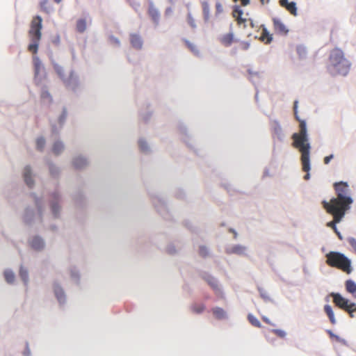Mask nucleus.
Wrapping results in <instances>:
<instances>
[{"label": "nucleus", "instance_id": "obj_1", "mask_svg": "<svg viewBox=\"0 0 356 356\" xmlns=\"http://www.w3.org/2000/svg\"><path fill=\"white\" fill-rule=\"evenodd\" d=\"M298 102H294V113L296 120L299 122V131L294 133L291 138L293 140L292 146L297 149L301 154L300 161L302 163V169L304 172H308L310 170V149L311 145L309 143L306 122L305 120H300L297 114ZM309 174L307 173L304 176L305 180L309 179Z\"/></svg>", "mask_w": 356, "mask_h": 356}, {"label": "nucleus", "instance_id": "obj_2", "mask_svg": "<svg viewBox=\"0 0 356 356\" xmlns=\"http://www.w3.org/2000/svg\"><path fill=\"white\" fill-rule=\"evenodd\" d=\"M337 197L332 198L329 202L323 200V207H332L334 209L346 212L350 209L353 200L350 195V189L346 182L340 181L334 184Z\"/></svg>", "mask_w": 356, "mask_h": 356}, {"label": "nucleus", "instance_id": "obj_3", "mask_svg": "<svg viewBox=\"0 0 356 356\" xmlns=\"http://www.w3.org/2000/svg\"><path fill=\"white\" fill-rule=\"evenodd\" d=\"M42 19L39 15L35 16L31 22L29 36L31 43L29 45L28 50L33 54L38 52L39 43L42 37Z\"/></svg>", "mask_w": 356, "mask_h": 356}, {"label": "nucleus", "instance_id": "obj_4", "mask_svg": "<svg viewBox=\"0 0 356 356\" xmlns=\"http://www.w3.org/2000/svg\"><path fill=\"white\" fill-rule=\"evenodd\" d=\"M325 257L326 264L329 266L338 268L347 274L352 272L351 261L343 254L331 251Z\"/></svg>", "mask_w": 356, "mask_h": 356}, {"label": "nucleus", "instance_id": "obj_5", "mask_svg": "<svg viewBox=\"0 0 356 356\" xmlns=\"http://www.w3.org/2000/svg\"><path fill=\"white\" fill-rule=\"evenodd\" d=\"M330 62L334 73L346 75L350 69V63L344 58L343 51L339 49H333L330 54Z\"/></svg>", "mask_w": 356, "mask_h": 356}, {"label": "nucleus", "instance_id": "obj_6", "mask_svg": "<svg viewBox=\"0 0 356 356\" xmlns=\"http://www.w3.org/2000/svg\"><path fill=\"white\" fill-rule=\"evenodd\" d=\"M323 208L326 210V211L331 214L333 216V220L328 222L327 223V226L331 227L334 232L338 235L339 238H341V236L340 232L338 231L337 227L336 226L337 223H339L342 218L344 217L346 212L341 211L339 210L334 209V208L323 207Z\"/></svg>", "mask_w": 356, "mask_h": 356}, {"label": "nucleus", "instance_id": "obj_7", "mask_svg": "<svg viewBox=\"0 0 356 356\" xmlns=\"http://www.w3.org/2000/svg\"><path fill=\"white\" fill-rule=\"evenodd\" d=\"M243 11L236 6L233 11V16L236 18L238 25L243 26V28L247 27V23L250 22L251 27H253L252 21L246 18L242 17Z\"/></svg>", "mask_w": 356, "mask_h": 356}, {"label": "nucleus", "instance_id": "obj_8", "mask_svg": "<svg viewBox=\"0 0 356 356\" xmlns=\"http://www.w3.org/2000/svg\"><path fill=\"white\" fill-rule=\"evenodd\" d=\"M273 28L276 33L280 35H286L289 32L288 29L281 19L274 17L273 18Z\"/></svg>", "mask_w": 356, "mask_h": 356}, {"label": "nucleus", "instance_id": "obj_9", "mask_svg": "<svg viewBox=\"0 0 356 356\" xmlns=\"http://www.w3.org/2000/svg\"><path fill=\"white\" fill-rule=\"evenodd\" d=\"M332 296L333 298L334 303L340 309L345 310L349 307L350 302H349L347 299L342 297L339 293H332Z\"/></svg>", "mask_w": 356, "mask_h": 356}, {"label": "nucleus", "instance_id": "obj_10", "mask_svg": "<svg viewBox=\"0 0 356 356\" xmlns=\"http://www.w3.org/2000/svg\"><path fill=\"white\" fill-rule=\"evenodd\" d=\"M280 4L282 7L285 8L293 16L297 15V7L295 2H288L287 0H280Z\"/></svg>", "mask_w": 356, "mask_h": 356}, {"label": "nucleus", "instance_id": "obj_11", "mask_svg": "<svg viewBox=\"0 0 356 356\" xmlns=\"http://www.w3.org/2000/svg\"><path fill=\"white\" fill-rule=\"evenodd\" d=\"M219 41L221 43L222 45L224 47H229L231 44L235 42L234 40V36L233 33H228L226 34L222 35L220 38Z\"/></svg>", "mask_w": 356, "mask_h": 356}, {"label": "nucleus", "instance_id": "obj_12", "mask_svg": "<svg viewBox=\"0 0 356 356\" xmlns=\"http://www.w3.org/2000/svg\"><path fill=\"white\" fill-rule=\"evenodd\" d=\"M130 42L132 47L137 49H140L143 47V40L138 34L133 33L130 35Z\"/></svg>", "mask_w": 356, "mask_h": 356}, {"label": "nucleus", "instance_id": "obj_13", "mask_svg": "<svg viewBox=\"0 0 356 356\" xmlns=\"http://www.w3.org/2000/svg\"><path fill=\"white\" fill-rule=\"evenodd\" d=\"M24 179L26 184L31 187L33 185V180L31 178V170L30 167L26 166L24 170Z\"/></svg>", "mask_w": 356, "mask_h": 356}, {"label": "nucleus", "instance_id": "obj_14", "mask_svg": "<svg viewBox=\"0 0 356 356\" xmlns=\"http://www.w3.org/2000/svg\"><path fill=\"white\" fill-rule=\"evenodd\" d=\"M260 39L265 43L268 44L272 41L273 36L266 28H263Z\"/></svg>", "mask_w": 356, "mask_h": 356}, {"label": "nucleus", "instance_id": "obj_15", "mask_svg": "<svg viewBox=\"0 0 356 356\" xmlns=\"http://www.w3.org/2000/svg\"><path fill=\"white\" fill-rule=\"evenodd\" d=\"M40 98L43 103L50 104L52 102V97L49 92V91L46 89H42L41 94H40Z\"/></svg>", "mask_w": 356, "mask_h": 356}, {"label": "nucleus", "instance_id": "obj_16", "mask_svg": "<svg viewBox=\"0 0 356 356\" xmlns=\"http://www.w3.org/2000/svg\"><path fill=\"white\" fill-rule=\"evenodd\" d=\"M54 290V293H55V295H56L58 300L60 302H64V300H65V294H64V291L62 289V288L60 287L58 285H55Z\"/></svg>", "mask_w": 356, "mask_h": 356}, {"label": "nucleus", "instance_id": "obj_17", "mask_svg": "<svg viewBox=\"0 0 356 356\" xmlns=\"http://www.w3.org/2000/svg\"><path fill=\"white\" fill-rule=\"evenodd\" d=\"M324 311L326 313V314L327 315V316H328L331 323L333 324V325L335 324L336 323V319L334 318V312L332 311V307L330 305H325Z\"/></svg>", "mask_w": 356, "mask_h": 356}, {"label": "nucleus", "instance_id": "obj_18", "mask_svg": "<svg viewBox=\"0 0 356 356\" xmlns=\"http://www.w3.org/2000/svg\"><path fill=\"white\" fill-rule=\"evenodd\" d=\"M202 13L205 22H208L210 17L209 5L207 1L202 2Z\"/></svg>", "mask_w": 356, "mask_h": 356}, {"label": "nucleus", "instance_id": "obj_19", "mask_svg": "<svg viewBox=\"0 0 356 356\" xmlns=\"http://www.w3.org/2000/svg\"><path fill=\"white\" fill-rule=\"evenodd\" d=\"M31 247L35 250H40L44 246L43 241L39 237H35L32 239Z\"/></svg>", "mask_w": 356, "mask_h": 356}, {"label": "nucleus", "instance_id": "obj_20", "mask_svg": "<svg viewBox=\"0 0 356 356\" xmlns=\"http://www.w3.org/2000/svg\"><path fill=\"white\" fill-rule=\"evenodd\" d=\"M212 312H213L214 316L217 319L220 320V319H223L226 317L225 312L224 311L223 309H222L220 307H215L212 309Z\"/></svg>", "mask_w": 356, "mask_h": 356}, {"label": "nucleus", "instance_id": "obj_21", "mask_svg": "<svg viewBox=\"0 0 356 356\" xmlns=\"http://www.w3.org/2000/svg\"><path fill=\"white\" fill-rule=\"evenodd\" d=\"M87 161L84 158L76 157L73 161V165L75 168L80 169L86 165Z\"/></svg>", "mask_w": 356, "mask_h": 356}, {"label": "nucleus", "instance_id": "obj_22", "mask_svg": "<svg viewBox=\"0 0 356 356\" xmlns=\"http://www.w3.org/2000/svg\"><path fill=\"white\" fill-rule=\"evenodd\" d=\"M205 309V306L202 303H195L191 306V310L193 313L201 314Z\"/></svg>", "mask_w": 356, "mask_h": 356}, {"label": "nucleus", "instance_id": "obj_23", "mask_svg": "<svg viewBox=\"0 0 356 356\" xmlns=\"http://www.w3.org/2000/svg\"><path fill=\"white\" fill-rule=\"evenodd\" d=\"M345 285L346 289L348 293H354L356 291V284L354 281L348 280L346 282Z\"/></svg>", "mask_w": 356, "mask_h": 356}, {"label": "nucleus", "instance_id": "obj_24", "mask_svg": "<svg viewBox=\"0 0 356 356\" xmlns=\"http://www.w3.org/2000/svg\"><path fill=\"white\" fill-rule=\"evenodd\" d=\"M86 29V21L83 19H80L76 22V30L79 33H83Z\"/></svg>", "mask_w": 356, "mask_h": 356}, {"label": "nucleus", "instance_id": "obj_25", "mask_svg": "<svg viewBox=\"0 0 356 356\" xmlns=\"http://www.w3.org/2000/svg\"><path fill=\"white\" fill-rule=\"evenodd\" d=\"M33 65L35 68V74L38 76L39 74L40 70L42 67V63L40 58L37 56L33 57Z\"/></svg>", "mask_w": 356, "mask_h": 356}, {"label": "nucleus", "instance_id": "obj_26", "mask_svg": "<svg viewBox=\"0 0 356 356\" xmlns=\"http://www.w3.org/2000/svg\"><path fill=\"white\" fill-rule=\"evenodd\" d=\"M63 148L64 146L61 142H56L53 145L52 152L57 155L63 151Z\"/></svg>", "mask_w": 356, "mask_h": 356}, {"label": "nucleus", "instance_id": "obj_27", "mask_svg": "<svg viewBox=\"0 0 356 356\" xmlns=\"http://www.w3.org/2000/svg\"><path fill=\"white\" fill-rule=\"evenodd\" d=\"M40 9L47 13L50 12L51 8L48 0H43L40 2Z\"/></svg>", "mask_w": 356, "mask_h": 356}, {"label": "nucleus", "instance_id": "obj_28", "mask_svg": "<svg viewBox=\"0 0 356 356\" xmlns=\"http://www.w3.org/2000/svg\"><path fill=\"white\" fill-rule=\"evenodd\" d=\"M248 318V320H249L250 323L252 325H254V326H255L257 327H261V325L259 321L254 316H253L252 314H249Z\"/></svg>", "mask_w": 356, "mask_h": 356}, {"label": "nucleus", "instance_id": "obj_29", "mask_svg": "<svg viewBox=\"0 0 356 356\" xmlns=\"http://www.w3.org/2000/svg\"><path fill=\"white\" fill-rule=\"evenodd\" d=\"M4 277L7 282L13 283L15 280V275L10 270H6L4 273Z\"/></svg>", "mask_w": 356, "mask_h": 356}, {"label": "nucleus", "instance_id": "obj_30", "mask_svg": "<svg viewBox=\"0 0 356 356\" xmlns=\"http://www.w3.org/2000/svg\"><path fill=\"white\" fill-rule=\"evenodd\" d=\"M355 305L354 303L350 302L348 307H347L344 311L347 312L350 318L354 317V312L356 311V307L355 308Z\"/></svg>", "mask_w": 356, "mask_h": 356}, {"label": "nucleus", "instance_id": "obj_31", "mask_svg": "<svg viewBox=\"0 0 356 356\" xmlns=\"http://www.w3.org/2000/svg\"><path fill=\"white\" fill-rule=\"evenodd\" d=\"M19 275L22 280L24 282L25 284L28 282V272L26 269H24L22 267L20 268L19 270Z\"/></svg>", "mask_w": 356, "mask_h": 356}, {"label": "nucleus", "instance_id": "obj_32", "mask_svg": "<svg viewBox=\"0 0 356 356\" xmlns=\"http://www.w3.org/2000/svg\"><path fill=\"white\" fill-rule=\"evenodd\" d=\"M269 0H260L261 4L268 3ZM234 2L239 1L242 6H246L250 3V0H233Z\"/></svg>", "mask_w": 356, "mask_h": 356}, {"label": "nucleus", "instance_id": "obj_33", "mask_svg": "<svg viewBox=\"0 0 356 356\" xmlns=\"http://www.w3.org/2000/svg\"><path fill=\"white\" fill-rule=\"evenodd\" d=\"M207 281L213 289H218V282L215 278L209 277L207 279Z\"/></svg>", "mask_w": 356, "mask_h": 356}, {"label": "nucleus", "instance_id": "obj_34", "mask_svg": "<svg viewBox=\"0 0 356 356\" xmlns=\"http://www.w3.org/2000/svg\"><path fill=\"white\" fill-rule=\"evenodd\" d=\"M54 68L55 70V71L57 72V74H58V76L63 79V73H64V70L63 68L60 66L58 64H54Z\"/></svg>", "mask_w": 356, "mask_h": 356}, {"label": "nucleus", "instance_id": "obj_35", "mask_svg": "<svg viewBox=\"0 0 356 356\" xmlns=\"http://www.w3.org/2000/svg\"><path fill=\"white\" fill-rule=\"evenodd\" d=\"M187 22L192 28H196L195 19H193L192 15L190 13H188L187 15Z\"/></svg>", "mask_w": 356, "mask_h": 356}, {"label": "nucleus", "instance_id": "obj_36", "mask_svg": "<svg viewBox=\"0 0 356 356\" xmlns=\"http://www.w3.org/2000/svg\"><path fill=\"white\" fill-rule=\"evenodd\" d=\"M45 145V140L43 138H39L37 139L36 145L39 150H42Z\"/></svg>", "mask_w": 356, "mask_h": 356}, {"label": "nucleus", "instance_id": "obj_37", "mask_svg": "<svg viewBox=\"0 0 356 356\" xmlns=\"http://www.w3.org/2000/svg\"><path fill=\"white\" fill-rule=\"evenodd\" d=\"M271 332L280 338H284L286 336V332L282 330L274 329Z\"/></svg>", "mask_w": 356, "mask_h": 356}, {"label": "nucleus", "instance_id": "obj_38", "mask_svg": "<svg viewBox=\"0 0 356 356\" xmlns=\"http://www.w3.org/2000/svg\"><path fill=\"white\" fill-rule=\"evenodd\" d=\"M250 47V43L248 42L243 41L238 44V49L243 51H246Z\"/></svg>", "mask_w": 356, "mask_h": 356}, {"label": "nucleus", "instance_id": "obj_39", "mask_svg": "<svg viewBox=\"0 0 356 356\" xmlns=\"http://www.w3.org/2000/svg\"><path fill=\"white\" fill-rule=\"evenodd\" d=\"M149 14L152 17V18L154 21L156 22L158 20L159 15L156 10H155L154 9H151L149 11Z\"/></svg>", "mask_w": 356, "mask_h": 356}, {"label": "nucleus", "instance_id": "obj_40", "mask_svg": "<svg viewBox=\"0 0 356 356\" xmlns=\"http://www.w3.org/2000/svg\"><path fill=\"white\" fill-rule=\"evenodd\" d=\"M199 254L202 257H206L207 256H208L209 252L207 248L204 246H200L199 250Z\"/></svg>", "mask_w": 356, "mask_h": 356}, {"label": "nucleus", "instance_id": "obj_41", "mask_svg": "<svg viewBox=\"0 0 356 356\" xmlns=\"http://www.w3.org/2000/svg\"><path fill=\"white\" fill-rule=\"evenodd\" d=\"M186 46L188 47V48L193 52H196L197 51V48H196V46L192 43H191L190 42L188 41H186Z\"/></svg>", "mask_w": 356, "mask_h": 356}, {"label": "nucleus", "instance_id": "obj_42", "mask_svg": "<svg viewBox=\"0 0 356 356\" xmlns=\"http://www.w3.org/2000/svg\"><path fill=\"white\" fill-rule=\"evenodd\" d=\"M348 242L356 252V239L355 238H349Z\"/></svg>", "mask_w": 356, "mask_h": 356}, {"label": "nucleus", "instance_id": "obj_43", "mask_svg": "<svg viewBox=\"0 0 356 356\" xmlns=\"http://www.w3.org/2000/svg\"><path fill=\"white\" fill-rule=\"evenodd\" d=\"M51 210H52V212L54 214V216H56L57 213H58V211L59 210V207L58 205L56 204V203H53L51 204Z\"/></svg>", "mask_w": 356, "mask_h": 356}, {"label": "nucleus", "instance_id": "obj_44", "mask_svg": "<svg viewBox=\"0 0 356 356\" xmlns=\"http://www.w3.org/2000/svg\"><path fill=\"white\" fill-rule=\"evenodd\" d=\"M110 41H111V42L112 44H116V45H118V46H119V45H120V41H119V40H118V38H116L113 37V36H111V37L110 38Z\"/></svg>", "mask_w": 356, "mask_h": 356}, {"label": "nucleus", "instance_id": "obj_45", "mask_svg": "<svg viewBox=\"0 0 356 356\" xmlns=\"http://www.w3.org/2000/svg\"><path fill=\"white\" fill-rule=\"evenodd\" d=\"M334 156L333 154H330V156H327L324 158L323 161L325 164H328L330 161L333 159Z\"/></svg>", "mask_w": 356, "mask_h": 356}, {"label": "nucleus", "instance_id": "obj_46", "mask_svg": "<svg viewBox=\"0 0 356 356\" xmlns=\"http://www.w3.org/2000/svg\"><path fill=\"white\" fill-rule=\"evenodd\" d=\"M216 12L220 13L222 12V6L220 2H217L216 4Z\"/></svg>", "mask_w": 356, "mask_h": 356}, {"label": "nucleus", "instance_id": "obj_47", "mask_svg": "<svg viewBox=\"0 0 356 356\" xmlns=\"http://www.w3.org/2000/svg\"><path fill=\"white\" fill-rule=\"evenodd\" d=\"M244 248L236 246L234 248V252L236 253H241L243 250H244Z\"/></svg>", "mask_w": 356, "mask_h": 356}, {"label": "nucleus", "instance_id": "obj_48", "mask_svg": "<svg viewBox=\"0 0 356 356\" xmlns=\"http://www.w3.org/2000/svg\"><path fill=\"white\" fill-rule=\"evenodd\" d=\"M139 146H140V148L141 149V150L143 151H145V148H146V144L144 141L143 140H140L139 142Z\"/></svg>", "mask_w": 356, "mask_h": 356}, {"label": "nucleus", "instance_id": "obj_49", "mask_svg": "<svg viewBox=\"0 0 356 356\" xmlns=\"http://www.w3.org/2000/svg\"><path fill=\"white\" fill-rule=\"evenodd\" d=\"M66 115H67L66 111H63V114L61 115V116H60V122L61 123H63V121L65 120V118H66Z\"/></svg>", "mask_w": 356, "mask_h": 356}, {"label": "nucleus", "instance_id": "obj_50", "mask_svg": "<svg viewBox=\"0 0 356 356\" xmlns=\"http://www.w3.org/2000/svg\"><path fill=\"white\" fill-rule=\"evenodd\" d=\"M262 319H263V321H264L265 323H268V324H270V325H271V324H272V323H270V321H269V319H268V318H267L266 317H263V318H262Z\"/></svg>", "mask_w": 356, "mask_h": 356}, {"label": "nucleus", "instance_id": "obj_51", "mask_svg": "<svg viewBox=\"0 0 356 356\" xmlns=\"http://www.w3.org/2000/svg\"><path fill=\"white\" fill-rule=\"evenodd\" d=\"M50 172L52 175L54 173V168L52 166L50 167Z\"/></svg>", "mask_w": 356, "mask_h": 356}, {"label": "nucleus", "instance_id": "obj_52", "mask_svg": "<svg viewBox=\"0 0 356 356\" xmlns=\"http://www.w3.org/2000/svg\"><path fill=\"white\" fill-rule=\"evenodd\" d=\"M351 294L356 299V291L354 293H351Z\"/></svg>", "mask_w": 356, "mask_h": 356}, {"label": "nucleus", "instance_id": "obj_53", "mask_svg": "<svg viewBox=\"0 0 356 356\" xmlns=\"http://www.w3.org/2000/svg\"><path fill=\"white\" fill-rule=\"evenodd\" d=\"M56 3H60L62 0H54Z\"/></svg>", "mask_w": 356, "mask_h": 356}, {"label": "nucleus", "instance_id": "obj_54", "mask_svg": "<svg viewBox=\"0 0 356 356\" xmlns=\"http://www.w3.org/2000/svg\"><path fill=\"white\" fill-rule=\"evenodd\" d=\"M170 2H172L173 0H169Z\"/></svg>", "mask_w": 356, "mask_h": 356}]
</instances>
